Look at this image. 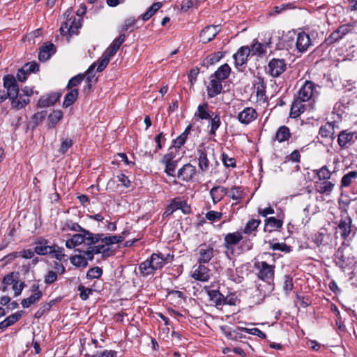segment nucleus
<instances>
[{
	"label": "nucleus",
	"mask_w": 357,
	"mask_h": 357,
	"mask_svg": "<svg viewBox=\"0 0 357 357\" xmlns=\"http://www.w3.org/2000/svg\"><path fill=\"white\" fill-rule=\"evenodd\" d=\"M196 157L198 161L199 171L204 173L209 170L210 167L212 166L213 160H215V163L218 164L215 159L213 149L205 146L203 144L197 148Z\"/></svg>",
	"instance_id": "f257e3e1"
},
{
	"label": "nucleus",
	"mask_w": 357,
	"mask_h": 357,
	"mask_svg": "<svg viewBox=\"0 0 357 357\" xmlns=\"http://www.w3.org/2000/svg\"><path fill=\"white\" fill-rule=\"evenodd\" d=\"M72 13V9L69 8L64 13L66 21L60 27V31L62 35L68 33L69 36H71L77 33L78 29L81 26V19L76 18Z\"/></svg>",
	"instance_id": "f03ea898"
},
{
	"label": "nucleus",
	"mask_w": 357,
	"mask_h": 357,
	"mask_svg": "<svg viewBox=\"0 0 357 357\" xmlns=\"http://www.w3.org/2000/svg\"><path fill=\"white\" fill-rule=\"evenodd\" d=\"M176 153H174L173 149L168 150V153L165 154L160 160V162L165 166L164 172L169 176L175 177L176 176V168L178 159H176Z\"/></svg>",
	"instance_id": "7ed1b4c3"
},
{
	"label": "nucleus",
	"mask_w": 357,
	"mask_h": 357,
	"mask_svg": "<svg viewBox=\"0 0 357 357\" xmlns=\"http://www.w3.org/2000/svg\"><path fill=\"white\" fill-rule=\"evenodd\" d=\"M255 267L258 270L257 275L260 280L268 283L273 280L275 266L266 261H259L255 264Z\"/></svg>",
	"instance_id": "20e7f679"
},
{
	"label": "nucleus",
	"mask_w": 357,
	"mask_h": 357,
	"mask_svg": "<svg viewBox=\"0 0 357 357\" xmlns=\"http://www.w3.org/2000/svg\"><path fill=\"white\" fill-rule=\"evenodd\" d=\"M286 36L291 38L292 41L294 38L296 36V46L299 52H305L311 45V39L310 36L305 32H300L296 33L294 31L289 32Z\"/></svg>",
	"instance_id": "39448f33"
},
{
	"label": "nucleus",
	"mask_w": 357,
	"mask_h": 357,
	"mask_svg": "<svg viewBox=\"0 0 357 357\" xmlns=\"http://www.w3.org/2000/svg\"><path fill=\"white\" fill-rule=\"evenodd\" d=\"M315 84L311 81H305L298 91V98L303 101H308L318 95Z\"/></svg>",
	"instance_id": "423d86ee"
},
{
	"label": "nucleus",
	"mask_w": 357,
	"mask_h": 357,
	"mask_svg": "<svg viewBox=\"0 0 357 357\" xmlns=\"http://www.w3.org/2000/svg\"><path fill=\"white\" fill-rule=\"evenodd\" d=\"M197 172L196 167L188 162L178 169L176 177L183 182H190L197 175Z\"/></svg>",
	"instance_id": "0eeeda50"
},
{
	"label": "nucleus",
	"mask_w": 357,
	"mask_h": 357,
	"mask_svg": "<svg viewBox=\"0 0 357 357\" xmlns=\"http://www.w3.org/2000/svg\"><path fill=\"white\" fill-rule=\"evenodd\" d=\"M286 70V62L282 59H272L268 64L267 72L273 77H279Z\"/></svg>",
	"instance_id": "6e6552de"
},
{
	"label": "nucleus",
	"mask_w": 357,
	"mask_h": 357,
	"mask_svg": "<svg viewBox=\"0 0 357 357\" xmlns=\"http://www.w3.org/2000/svg\"><path fill=\"white\" fill-rule=\"evenodd\" d=\"M3 87L6 89V94L13 97L19 93V86L15 77L12 75H6L3 77Z\"/></svg>",
	"instance_id": "1a4fd4ad"
},
{
	"label": "nucleus",
	"mask_w": 357,
	"mask_h": 357,
	"mask_svg": "<svg viewBox=\"0 0 357 357\" xmlns=\"http://www.w3.org/2000/svg\"><path fill=\"white\" fill-rule=\"evenodd\" d=\"M258 116L257 112L252 107H245L238 112L237 119L239 122L244 125H248L255 121Z\"/></svg>",
	"instance_id": "9d476101"
},
{
	"label": "nucleus",
	"mask_w": 357,
	"mask_h": 357,
	"mask_svg": "<svg viewBox=\"0 0 357 357\" xmlns=\"http://www.w3.org/2000/svg\"><path fill=\"white\" fill-rule=\"evenodd\" d=\"M220 25H211L205 27L200 33V40L204 43H207L212 40L220 32Z\"/></svg>",
	"instance_id": "9b49d317"
},
{
	"label": "nucleus",
	"mask_w": 357,
	"mask_h": 357,
	"mask_svg": "<svg viewBox=\"0 0 357 357\" xmlns=\"http://www.w3.org/2000/svg\"><path fill=\"white\" fill-rule=\"evenodd\" d=\"M354 138L357 139V133L348 130H342L338 135L337 143L341 148H346L354 142Z\"/></svg>",
	"instance_id": "f8f14e48"
},
{
	"label": "nucleus",
	"mask_w": 357,
	"mask_h": 357,
	"mask_svg": "<svg viewBox=\"0 0 357 357\" xmlns=\"http://www.w3.org/2000/svg\"><path fill=\"white\" fill-rule=\"evenodd\" d=\"M213 248L210 245L202 244L198 248L199 263H208L213 257Z\"/></svg>",
	"instance_id": "ddd939ff"
},
{
	"label": "nucleus",
	"mask_w": 357,
	"mask_h": 357,
	"mask_svg": "<svg viewBox=\"0 0 357 357\" xmlns=\"http://www.w3.org/2000/svg\"><path fill=\"white\" fill-rule=\"evenodd\" d=\"M335 127L337 128V126L336 125V122H327L324 125L321 126L319 131V135L324 139H333L335 138L334 134H335Z\"/></svg>",
	"instance_id": "4468645a"
},
{
	"label": "nucleus",
	"mask_w": 357,
	"mask_h": 357,
	"mask_svg": "<svg viewBox=\"0 0 357 357\" xmlns=\"http://www.w3.org/2000/svg\"><path fill=\"white\" fill-rule=\"evenodd\" d=\"M250 54V48L248 46H243L238 49L233 57L236 66H242L247 62L248 57Z\"/></svg>",
	"instance_id": "2eb2a0df"
},
{
	"label": "nucleus",
	"mask_w": 357,
	"mask_h": 357,
	"mask_svg": "<svg viewBox=\"0 0 357 357\" xmlns=\"http://www.w3.org/2000/svg\"><path fill=\"white\" fill-rule=\"evenodd\" d=\"M188 208L185 201L181 200L179 197H177L172 200L170 205L165 213L169 215L178 209H181L184 213H186Z\"/></svg>",
	"instance_id": "dca6fc26"
},
{
	"label": "nucleus",
	"mask_w": 357,
	"mask_h": 357,
	"mask_svg": "<svg viewBox=\"0 0 357 357\" xmlns=\"http://www.w3.org/2000/svg\"><path fill=\"white\" fill-rule=\"evenodd\" d=\"M60 94L54 93L49 95L43 96L38 101V107H48L54 105L60 98Z\"/></svg>",
	"instance_id": "f3484780"
},
{
	"label": "nucleus",
	"mask_w": 357,
	"mask_h": 357,
	"mask_svg": "<svg viewBox=\"0 0 357 357\" xmlns=\"http://www.w3.org/2000/svg\"><path fill=\"white\" fill-rule=\"evenodd\" d=\"M191 128V125L188 126L185 130L176 139L173 141V146H171L169 150L174 149V153H177L178 152L179 148L186 142L188 135H189Z\"/></svg>",
	"instance_id": "a211bd4d"
},
{
	"label": "nucleus",
	"mask_w": 357,
	"mask_h": 357,
	"mask_svg": "<svg viewBox=\"0 0 357 357\" xmlns=\"http://www.w3.org/2000/svg\"><path fill=\"white\" fill-rule=\"evenodd\" d=\"M227 188L221 185L214 186L210 190V195L214 204L221 201L225 195H227Z\"/></svg>",
	"instance_id": "6ab92c4d"
},
{
	"label": "nucleus",
	"mask_w": 357,
	"mask_h": 357,
	"mask_svg": "<svg viewBox=\"0 0 357 357\" xmlns=\"http://www.w3.org/2000/svg\"><path fill=\"white\" fill-rule=\"evenodd\" d=\"M222 86L221 82L211 77V81L207 86V93L209 98H213L220 94L222 91Z\"/></svg>",
	"instance_id": "aec40b11"
},
{
	"label": "nucleus",
	"mask_w": 357,
	"mask_h": 357,
	"mask_svg": "<svg viewBox=\"0 0 357 357\" xmlns=\"http://www.w3.org/2000/svg\"><path fill=\"white\" fill-rule=\"evenodd\" d=\"M9 99L11 101L12 107L17 110L24 108L30 102L29 98H26L22 94H19V93L13 97H10Z\"/></svg>",
	"instance_id": "412c9836"
},
{
	"label": "nucleus",
	"mask_w": 357,
	"mask_h": 357,
	"mask_svg": "<svg viewBox=\"0 0 357 357\" xmlns=\"http://www.w3.org/2000/svg\"><path fill=\"white\" fill-rule=\"evenodd\" d=\"M243 238L240 232L229 233L225 237L224 245L227 249H232Z\"/></svg>",
	"instance_id": "4be33fe9"
},
{
	"label": "nucleus",
	"mask_w": 357,
	"mask_h": 357,
	"mask_svg": "<svg viewBox=\"0 0 357 357\" xmlns=\"http://www.w3.org/2000/svg\"><path fill=\"white\" fill-rule=\"evenodd\" d=\"M54 250V248H52L50 245H47V241L45 240H41L36 242L34 248V252L40 255L52 254Z\"/></svg>",
	"instance_id": "5701e85b"
},
{
	"label": "nucleus",
	"mask_w": 357,
	"mask_h": 357,
	"mask_svg": "<svg viewBox=\"0 0 357 357\" xmlns=\"http://www.w3.org/2000/svg\"><path fill=\"white\" fill-rule=\"evenodd\" d=\"M230 72V67L228 64L225 63L220 66L218 70L211 75V77H214L215 79L222 82L229 77Z\"/></svg>",
	"instance_id": "b1692460"
},
{
	"label": "nucleus",
	"mask_w": 357,
	"mask_h": 357,
	"mask_svg": "<svg viewBox=\"0 0 357 357\" xmlns=\"http://www.w3.org/2000/svg\"><path fill=\"white\" fill-rule=\"evenodd\" d=\"M208 296L210 301L217 307L221 306L226 303V298L217 290L208 291Z\"/></svg>",
	"instance_id": "393cba45"
},
{
	"label": "nucleus",
	"mask_w": 357,
	"mask_h": 357,
	"mask_svg": "<svg viewBox=\"0 0 357 357\" xmlns=\"http://www.w3.org/2000/svg\"><path fill=\"white\" fill-rule=\"evenodd\" d=\"M192 277L197 280L202 282L208 281L210 278L209 270L207 267L199 265L198 268L195 270Z\"/></svg>",
	"instance_id": "a878e982"
},
{
	"label": "nucleus",
	"mask_w": 357,
	"mask_h": 357,
	"mask_svg": "<svg viewBox=\"0 0 357 357\" xmlns=\"http://www.w3.org/2000/svg\"><path fill=\"white\" fill-rule=\"evenodd\" d=\"M305 101L297 98L293 102L291 110H290V116L292 118L298 117L301 113L305 111V105L303 104Z\"/></svg>",
	"instance_id": "bb28decb"
},
{
	"label": "nucleus",
	"mask_w": 357,
	"mask_h": 357,
	"mask_svg": "<svg viewBox=\"0 0 357 357\" xmlns=\"http://www.w3.org/2000/svg\"><path fill=\"white\" fill-rule=\"evenodd\" d=\"M282 224V221L280 219L275 218V217L268 218L265 220L264 230L266 231L271 232L281 228Z\"/></svg>",
	"instance_id": "cd10ccee"
},
{
	"label": "nucleus",
	"mask_w": 357,
	"mask_h": 357,
	"mask_svg": "<svg viewBox=\"0 0 357 357\" xmlns=\"http://www.w3.org/2000/svg\"><path fill=\"white\" fill-rule=\"evenodd\" d=\"M291 132L289 128L287 126H280L274 137V140L278 141L280 143L289 140L291 137Z\"/></svg>",
	"instance_id": "c85d7f7f"
},
{
	"label": "nucleus",
	"mask_w": 357,
	"mask_h": 357,
	"mask_svg": "<svg viewBox=\"0 0 357 357\" xmlns=\"http://www.w3.org/2000/svg\"><path fill=\"white\" fill-rule=\"evenodd\" d=\"M54 52V45L52 43L46 44L40 47L38 59L40 61H46Z\"/></svg>",
	"instance_id": "c756f323"
},
{
	"label": "nucleus",
	"mask_w": 357,
	"mask_h": 357,
	"mask_svg": "<svg viewBox=\"0 0 357 357\" xmlns=\"http://www.w3.org/2000/svg\"><path fill=\"white\" fill-rule=\"evenodd\" d=\"M334 187L335 184L331 181H324L323 182L321 183H317L316 190L320 194L330 195Z\"/></svg>",
	"instance_id": "7c9ffc66"
},
{
	"label": "nucleus",
	"mask_w": 357,
	"mask_h": 357,
	"mask_svg": "<svg viewBox=\"0 0 357 357\" xmlns=\"http://www.w3.org/2000/svg\"><path fill=\"white\" fill-rule=\"evenodd\" d=\"M195 115L202 120H208L210 119L214 114L209 110L208 105L204 103L198 106Z\"/></svg>",
	"instance_id": "2f4dec72"
},
{
	"label": "nucleus",
	"mask_w": 357,
	"mask_h": 357,
	"mask_svg": "<svg viewBox=\"0 0 357 357\" xmlns=\"http://www.w3.org/2000/svg\"><path fill=\"white\" fill-rule=\"evenodd\" d=\"M357 179V171H350L345 174L340 181V188L349 187Z\"/></svg>",
	"instance_id": "473e14b6"
},
{
	"label": "nucleus",
	"mask_w": 357,
	"mask_h": 357,
	"mask_svg": "<svg viewBox=\"0 0 357 357\" xmlns=\"http://www.w3.org/2000/svg\"><path fill=\"white\" fill-rule=\"evenodd\" d=\"M270 44V40L265 44L255 41L252 45L251 48H250V53H252L253 55H262L266 52V48L269 47Z\"/></svg>",
	"instance_id": "72a5a7b5"
},
{
	"label": "nucleus",
	"mask_w": 357,
	"mask_h": 357,
	"mask_svg": "<svg viewBox=\"0 0 357 357\" xmlns=\"http://www.w3.org/2000/svg\"><path fill=\"white\" fill-rule=\"evenodd\" d=\"M101 234V239H100V241L102 243H105V245H106L107 247H108L110 245L121 243L124 239V237L121 235L105 236L104 234Z\"/></svg>",
	"instance_id": "f704fd0d"
},
{
	"label": "nucleus",
	"mask_w": 357,
	"mask_h": 357,
	"mask_svg": "<svg viewBox=\"0 0 357 357\" xmlns=\"http://www.w3.org/2000/svg\"><path fill=\"white\" fill-rule=\"evenodd\" d=\"M155 271L160 269L165 265V257L161 254L153 253L148 259Z\"/></svg>",
	"instance_id": "c9c22d12"
},
{
	"label": "nucleus",
	"mask_w": 357,
	"mask_h": 357,
	"mask_svg": "<svg viewBox=\"0 0 357 357\" xmlns=\"http://www.w3.org/2000/svg\"><path fill=\"white\" fill-rule=\"evenodd\" d=\"M84 242L86 243L88 245H93L100 241L101 239L100 234H93L88 230H84Z\"/></svg>",
	"instance_id": "e433bc0d"
},
{
	"label": "nucleus",
	"mask_w": 357,
	"mask_h": 357,
	"mask_svg": "<svg viewBox=\"0 0 357 357\" xmlns=\"http://www.w3.org/2000/svg\"><path fill=\"white\" fill-rule=\"evenodd\" d=\"M162 6V3L155 2L152 4L144 14L139 17L143 21L149 20Z\"/></svg>",
	"instance_id": "4c0bfd02"
},
{
	"label": "nucleus",
	"mask_w": 357,
	"mask_h": 357,
	"mask_svg": "<svg viewBox=\"0 0 357 357\" xmlns=\"http://www.w3.org/2000/svg\"><path fill=\"white\" fill-rule=\"evenodd\" d=\"M351 219L341 220L338 225L339 229L341 232V236L344 239L347 238L351 232Z\"/></svg>",
	"instance_id": "58836bf2"
},
{
	"label": "nucleus",
	"mask_w": 357,
	"mask_h": 357,
	"mask_svg": "<svg viewBox=\"0 0 357 357\" xmlns=\"http://www.w3.org/2000/svg\"><path fill=\"white\" fill-rule=\"evenodd\" d=\"M139 271L142 276L146 277L153 274L155 269L153 268V265H151L149 259H146L139 264Z\"/></svg>",
	"instance_id": "ea45409f"
},
{
	"label": "nucleus",
	"mask_w": 357,
	"mask_h": 357,
	"mask_svg": "<svg viewBox=\"0 0 357 357\" xmlns=\"http://www.w3.org/2000/svg\"><path fill=\"white\" fill-rule=\"evenodd\" d=\"M78 90L76 89H71L65 96L63 106L64 107H68L72 105L77 100L78 97Z\"/></svg>",
	"instance_id": "a19ab883"
},
{
	"label": "nucleus",
	"mask_w": 357,
	"mask_h": 357,
	"mask_svg": "<svg viewBox=\"0 0 357 357\" xmlns=\"http://www.w3.org/2000/svg\"><path fill=\"white\" fill-rule=\"evenodd\" d=\"M42 296H43L42 292L33 294L28 298L22 300L21 305H22L23 307L27 308V307H30L31 305L39 301L40 300V298H42Z\"/></svg>",
	"instance_id": "79ce46f5"
},
{
	"label": "nucleus",
	"mask_w": 357,
	"mask_h": 357,
	"mask_svg": "<svg viewBox=\"0 0 357 357\" xmlns=\"http://www.w3.org/2000/svg\"><path fill=\"white\" fill-rule=\"evenodd\" d=\"M227 195L233 200L239 202L244 197V192L241 187L234 186L228 190Z\"/></svg>",
	"instance_id": "37998d69"
},
{
	"label": "nucleus",
	"mask_w": 357,
	"mask_h": 357,
	"mask_svg": "<svg viewBox=\"0 0 357 357\" xmlns=\"http://www.w3.org/2000/svg\"><path fill=\"white\" fill-rule=\"evenodd\" d=\"M210 122V131L211 135H215L216 130L219 128L221 124L220 117L219 113L214 114L211 119Z\"/></svg>",
	"instance_id": "c03bdc74"
},
{
	"label": "nucleus",
	"mask_w": 357,
	"mask_h": 357,
	"mask_svg": "<svg viewBox=\"0 0 357 357\" xmlns=\"http://www.w3.org/2000/svg\"><path fill=\"white\" fill-rule=\"evenodd\" d=\"M18 280V273L12 272L6 275L3 278V284H4L2 291H6L8 285H13Z\"/></svg>",
	"instance_id": "a18cd8bd"
},
{
	"label": "nucleus",
	"mask_w": 357,
	"mask_h": 357,
	"mask_svg": "<svg viewBox=\"0 0 357 357\" xmlns=\"http://www.w3.org/2000/svg\"><path fill=\"white\" fill-rule=\"evenodd\" d=\"M96 63L92 64L86 72V82L87 83V89L89 90L92 86L97 82V78L95 77V75L93 73Z\"/></svg>",
	"instance_id": "49530a36"
},
{
	"label": "nucleus",
	"mask_w": 357,
	"mask_h": 357,
	"mask_svg": "<svg viewBox=\"0 0 357 357\" xmlns=\"http://www.w3.org/2000/svg\"><path fill=\"white\" fill-rule=\"evenodd\" d=\"M260 223V220L252 219L249 220L245 225L243 233L245 234H251L257 229Z\"/></svg>",
	"instance_id": "de8ad7c7"
},
{
	"label": "nucleus",
	"mask_w": 357,
	"mask_h": 357,
	"mask_svg": "<svg viewBox=\"0 0 357 357\" xmlns=\"http://www.w3.org/2000/svg\"><path fill=\"white\" fill-rule=\"evenodd\" d=\"M317 176L320 181H328L330 179L332 172L327 168L326 166H323L319 169L315 171Z\"/></svg>",
	"instance_id": "09e8293b"
},
{
	"label": "nucleus",
	"mask_w": 357,
	"mask_h": 357,
	"mask_svg": "<svg viewBox=\"0 0 357 357\" xmlns=\"http://www.w3.org/2000/svg\"><path fill=\"white\" fill-rule=\"evenodd\" d=\"M71 263L77 267H86L88 261L85 256L75 255L70 258Z\"/></svg>",
	"instance_id": "8fccbe9b"
},
{
	"label": "nucleus",
	"mask_w": 357,
	"mask_h": 357,
	"mask_svg": "<svg viewBox=\"0 0 357 357\" xmlns=\"http://www.w3.org/2000/svg\"><path fill=\"white\" fill-rule=\"evenodd\" d=\"M63 118V112L61 110H54L49 116L48 120L51 126H54Z\"/></svg>",
	"instance_id": "3c124183"
},
{
	"label": "nucleus",
	"mask_w": 357,
	"mask_h": 357,
	"mask_svg": "<svg viewBox=\"0 0 357 357\" xmlns=\"http://www.w3.org/2000/svg\"><path fill=\"white\" fill-rule=\"evenodd\" d=\"M258 86L257 87V96L260 100H266V91H265V84L263 79L259 78V82L257 84Z\"/></svg>",
	"instance_id": "603ef678"
},
{
	"label": "nucleus",
	"mask_w": 357,
	"mask_h": 357,
	"mask_svg": "<svg viewBox=\"0 0 357 357\" xmlns=\"http://www.w3.org/2000/svg\"><path fill=\"white\" fill-rule=\"evenodd\" d=\"M54 303V301H50V303H43L40 308L36 312L35 317L40 318L44 314L47 312L52 307Z\"/></svg>",
	"instance_id": "864d4df0"
},
{
	"label": "nucleus",
	"mask_w": 357,
	"mask_h": 357,
	"mask_svg": "<svg viewBox=\"0 0 357 357\" xmlns=\"http://www.w3.org/2000/svg\"><path fill=\"white\" fill-rule=\"evenodd\" d=\"M238 268H236L235 271L233 269H227V275L228 278L234 281L236 283H241L243 281V278L240 276L238 274Z\"/></svg>",
	"instance_id": "5fc2aeb1"
},
{
	"label": "nucleus",
	"mask_w": 357,
	"mask_h": 357,
	"mask_svg": "<svg viewBox=\"0 0 357 357\" xmlns=\"http://www.w3.org/2000/svg\"><path fill=\"white\" fill-rule=\"evenodd\" d=\"M84 78V75L82 74H79L73 77H72L67 85L68 89H71L72 88L78 86L81 84Z\"/></svg>",
	"instance_id": "6e6d98bb"
},
{
	"label": "nucleus",
	"mask_w": 357,
	"mask_h": 357,
	"mask_svg": "<svg viewBox=\"0 0 357 357\" xmlns=\"http://www.w3.org/2000/svg\"><path fill=\"white\" fill-rule=\"evenodd\" d=\"M354 24L348 23V24H344L340 26L337 29L343 38L344 36H346L349 33H351L354 30Z\"/></svg>",
	"instance_id": "4d7b16f0"
},
{
	"label": "nucleus",
	"mask_w": 357,
	"mask_h": 357,
	"mask_svg": "<svg viewBox=\"0 0 357 357\" xmlns=\"http://www.w3.org/2000/svg\"><path fill=\"white\" fill-rule=\"evenodd\" d=\"M102 274V270L100 267H93L91 268L87 273L86 277L89 279H95L100 278Z\"/></svg>",
	"instance_id": "13d9d810"
},
{
	"label": "nucleus",
	"mask_w": 357,
	"mask_h": 357,
	"mask_svg": "<svg viewBox=\"0 0 357 357\" xmlns=\"http://www.w3.org/2000/svg\"><path fill=\"white\" fill-rule=\"evenodd\" d=\"M24 314V311H18L15 313L12 314L11 315L7 317L6 318V320L8 323L9 326L13 325L15 323H16Z\"/></svg>",
	"instance_id": "bf43d9fd"
},
{
	"label": "nucleus",
	"mask_w": 357,
	"mask_h": 357,
	"mask_svg": "<svg viewBox=\"0 0 357 357\" xmlns=\"http://www.w3.org/2000/svg\"><path fill=\"white\" fill-rule=\"evenodd\" d=\"M271 248L273 250H280V251L284 252L286 253L289 252L291 250L290 247L288 246L284 243H271Z\"/></svg>",
	"instance_id": "052dcab7"
},
{
	"label": "nucleus",
	"mask_w": 357,
	"mask_h": 357,
	"mask_svg": "<svg viewBox=\"0 0 357 357\" xmlns=\"http://www.w3.org/2000/svg\"><path fill=\"white\" fill-rule=\"evenodd\" d=\"M58 279L57 274L54 271H49L44 277V282L46 284H51Z\"/></svg>",
	"instance_id": "680f3d73"
},
{
	"label": "nucleus",
	"mask_w": 357,
	"mask_h": 357,
	"mask_svg": "<svg viewBox=\"0 0 357 357\" xmlns=\"http://www.w3.org/2000/svg\"><path fill=\"white\" fill-rule=\"evenodd\" d=\"M73 145V140L70 138H66L62 140L61 147L59 149V152L61 154H64L67 152L69 148Z\"/></svg>",
	"instance_id": "e2e57ef3"
},
{
	"label": "nucleus",
	"mask_w": 357,
	"mask_h": 357,
	"mask_svg": "<svg viewBox=\"0 0 357 357\" xmlns=\"http://www.w3.org/2000/svg\"><path fill=\"white\" fill-rule=\"evenodd\" d=\"M222 161L226 167H235L236 160L234 158L229 157L225 153L222 154Z\"/></svg>",
	"instance_id": "0e129e2a"
},
{
	"label": "nucleus",
	"mask_w": 357,
	"mask_h": 357,
	"mask_svg": "<svg viewBox=\"0 0 357 357\" xmlns=\"http://www.w3.org/2000/svg\"><path fill=\"white\" fill-rule=\"evenodd\" d=\"M22 69H23V70L26 72L28 74H29L30 73H35V72L38 71L39 66L36 62H30V63H26L22 67Z\"/></svg>",
	"instance_id": "69168bd1"
},
{
	"label": "nucleus",
	"mask_w": 357,
	"mask_h": 357,
	"mask_svg": "<svg viewBox=\"0 0 357 357\" xmlns=\"http://www.w3.org/2000/svg\"><path fill=\"white\" fill-rule=\"evenodd\" d=\"M77 290L80 292V298L84 301L87 300L89 295L92 293L91 289L86 288L82 284L78 286Z\"/></svg>",
	"instance_id": "338daca9"
},
{
	"label": "nucleus",
	"mask_w": 357,
	"mask_h": 357,
	"mask_svg": "<svg viewBox=\"0 0 357 357\" xmlns=\"http://www.w3.org/2000/svg\"><path fill=\"white\" fill-rule=\"evenodd\" d=\"M117 352L112 350H105L103 351H96L92 357H116Z\"/></svg>",
	"instance_id": "774afa93"
}]
</instances>
